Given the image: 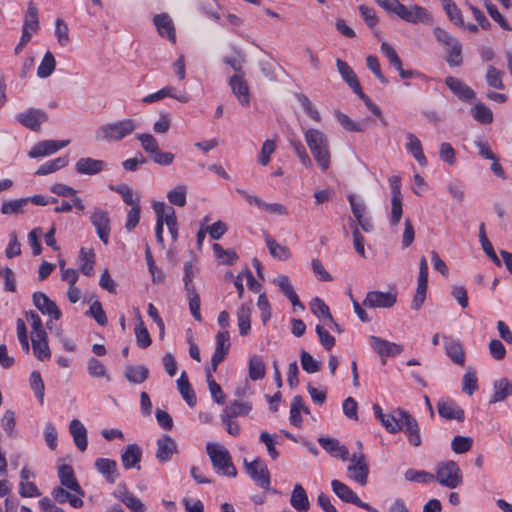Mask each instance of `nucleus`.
I'll return each mask as SVG.
<instances>
[{"mask_svg":"<svg viewBox=\"0 0 512 512\" xmlns=\"http://www.w3.org/2000/svg\"><path fill=\"white\" fill-rule=\"evenodd\" d=\"M216 347L213 354V371H217L218 365L225 359L230 348V337L227 330H220L215 337Z\"/></svg>","mask_w":512,"mask_h":512,"instance_id":"17","label":"nucleus"},{"mask_svg":"<svg viewBox=\"0 0 512 512\" xmlns=\"http://www.w3.org/2000/svg\"><path fill=\"white\" fill-rule=\"evenodd\" d=\"M137 139L140 141L143 150L151 156L159 149L156 138L151 134H139Z\"/></svg>","mask_w":512,"mask_h":512,"instance_id":"64","label":"nucleus"},{"mask_svg":"<svg viewBox=\"0 0 512 512\" xmlns=\"http://www.w3.org/2000/svg\"><path fill=\"white\" fill-rule=\"evenodd\" d=\"M331 487L333 492L344 502L353 504L358 497L352 489L339 480H332Z\"/></svg>","mask_w":512,"mask_h":512,"instance_id":"42","label":"nucleus"},{"mask_svg":"<svg viewBox=\"0 0 512 512\" xmlns=\"http://www.w3.org/2000/svg\"><path fill=\"white\" fill-rule=\"evenodd\" d=\"M34 355L40 360H48L51 352L48 346L47 333L32 335L31 338Z\"/></svg>","mask_w":512,"mask_h":512,"instance_id":"31","label":"nucleus"},{"mask_svg":"<svg viewBox=\"0 0 512 512\" xmlns=\"http://www.w3.org/2000/svg\"><path fill=\"white\" fill-rule=\"evenodd\" d=\"M336 66L339 74L343 78V80L349 85V87L353 90V92L359 93L361 88V85L358 81V78L352 68L346 63L345 61L341 59L336 60Z\"/></svg>","mask_w":512,"mask_h":512,"instance_id":"30","label":"nucleus"},{"mask_svg":"<svg viewBox=\"0 0 512 512\" xmlns=\"http://www.w3.org/2000/svg\"><path fill=\"white\" fill-rule=\"evenodd\" d=\"M304 137L317 165L322 171L328 170L331 152L327 135L318 129L310 128L304 131Z\"/></svg>","mask_w":512,"mask_h":512,"instance_id":"2","label":"nucleus"},{"mask_svg":"<svg viewBox=\"0 0 512 512\" xmlns=\"http://www.w3.org/2000/svg\"><path fill=\"white\" fill-rule=\"evenodd\" d=\"M350 464L347 467L348 477L361 486H365L368 482L369 466L365 455L360 453L353 454L348 457Z\"/></svg>","mask_w":512,"mask_h":512,"instance_id":"6","label":"nucleus"},{"mask_svg":"<svg viewBox=\"0 0 512 512\" xmlns=\"http://www.w3.org/2000/svg\"><path fill=\"white\" fill-rule=\"evenodd\" d=\"M335 117L340 125L347 131L350 132H363L365 131L368 123V119H365L361 122H355L348 115L341 111L335 112Z\"/></svg>","mask_w":512,"mask_h":512,"instance_id":"38","label":"nucleus"},{"mask_svg":"<svg viewBox=\"0 0 512 512\" xmlns=\"http://www.w3.org/2000/svg\"><path fill=\"white\" fill-rule=\"evenodd\" d=\"M447 52L446 61L451 67L460 66L462 63V46L460 42L450 46L445 47Z\"/></svg>","mask_w":512,"mask_h":512,"instance_id":"57","label":"nucleus"},{"mask_svg":"<svg viewBox=\"0 0 512 512\" xmlns=\"http://www.w3.org/2000/svg\"><path fill=\"white\" fill-rule=\"evenodd\" d=\"M473 116L477 121L483 124H489L493 121V113L491 109L480 102L474 106Z\"/></svg>","mask_w":512,"mask_h":512,"instance_id":"59","label":"nucleus"},{"mask_svg":"<svg viewBox=\"0 0 512 512\" xmlns=\"http://www.w3.org/2000/svg\"><path fill=\"white\" fill-rule=\"evenodd\" d=\"M406 138L408 142L406 143V149L409 153L412 154L414 159L421 166H427L428 162L424 155L422 144L420 140L411 132L406 134Z\"/></svg>","mask_w":512,"mask_h":512,"instance_id":"32","label":"nucleus"},{"mask_svg":"<svg viewBox=\"0 0 512 512\" xmlns=\"http://www.w3.org/2000/svg\"><path fill=\"white\" fill-rule=\"evenodd\" d=\"M153 209L156 214V240L160 246L164 248L163 226L164 224L171 225V223L177 221L176 212L172 206H169L164 202H155L153 204Z\"/></svg>","mask_w":512,"mask_h":512,"instance_id":"5","label":"nucleus"},{"mask_svg":"<svg viewBox=\"0 0 512 512\" xmlns=\"http://www.w3.org/2000/svg\"><path fill=\"white\" fill-rule=\"evenodd\" d=\"M28 204V199L20 198L16 200L5 201L2 204L1 212L4 215L19 213L23 207Z\"/></svg>","mask_w":512,"mask_h":512,"instance_id":"62","label":"nucleus"},{"mask_svg":"<svg viewBox=\"0 0 512 512\" xmlns=\"http://www.w3.org/2000/svg\"><path fill=\"white\" fill-rule=\"evenodd\" d=\"M399 17L409 23L417 24H430L433 20L432 15L427 9L419 5L403 6Z\"/></svg>","mask_w":512,"mask_h":512,"instance_id":"12","label":"nucleus"},{"mask_svg":"<svg viewBox=\"0 0 512 512\" xmlns=\"http://www.w3.org/2000/svg\"><path fill=\"white\" fill-rule=\"evenodd\" d=\"M88 374L92 377H104L109 380L106 367L96 358H90L87 363Z\"/></svg>","mask_w":512,"mask_h":512,"instance_id":"58","label":"nucleus"},{"mask_svg":"<svg viewBox=\"0 0 512 512\" xmlns=\"http://www.w3.org/2000/svg\"><path fill=\"white\" fill-rule=\"evenodd\" d=\"M396 302L397 294L394 292L370 291L367 293L362 305L370 309L391 308Z\"/></svg>","mask_w":512,"mask_h":512,"instance_id":"10","label":"nucleus"},{"mask_svg":"<svg viewBox=\"0 0 512 512\" xmlns=\"http://www.w3.org/2000/svg\"><path fill=\"white\" fill-rule=\"evenodd\" d=\"M70 143L69 140H44L35 144L29 151L30 158H38L51 155L58 150L66 147Z\"/></svg>","mask_w":512,"mask_h":512,"instance_id":"15","label":"nucleus"},{"mask_svg":"<svg viewBox=\"0 0 512 512\" xmlns=\"http://www.w3.org/2000/svg\"><path fill=\"white\" fill-rule=\"evenodd\" d=\"M251 410L252 403L235 400L223 410L222 415L226 418H236L238 416L248 415Z\"/></svg>","mask_w":512,"mask_h":512,"instance_id":"39","label":"nucleus"},{"mask_svg":"<svg viewBox=\"0 0 512 512\" xmlns=\"http://www.w3.org/2000/svg\"><path fill=\"white\" fill-rule=\"evenodd\" d=\"M437 410L439 415L447 420H464V411L457 405L455 401L440 400L437 403Z\"/></svg>","mask_w":512,"mask_h":512,"instance_id":"25","label":"nucleus"},{"mask_svg":"<svg viewBox=\"0 0 512 512\" xmlns=\"http://www.w3.org/2000/svg\"><path fill=\"white\" fill-rule=\"evenodd\" d=\"M404 478L407 481L415 482V483H430L435 480L434 474H431L424 470H415V469H408L404 473Z\"/></svg>","mask_w":512,"mask_h":512,"instance_id":"47","label":"nucleus"},{"mask_svg":"<svg viewBox=\"0 0 512 512\" xmlns=\"http://www.w3.org/2000/svg\"><path fill=\"white\" fill-rule=\"evenodd\" d=\"M206 452L215 471L223 476L235 477L237 470L232 462L229 451L219 443H208Z\"/></svg>","mask_w":512,"mask_h":512,"instance_id":"3","label":"nucleus"},{"mask_svg":"<svg viewBox=\"0 0 512 512\" xmlns=\"http://www.w3.org/2000/svg\"><path fill=\"white\" fill-rule=\"evenodd\" d=\"M136 342L139 347L147 348L151 344V338L145 327L139 311H137V325L135 327Z\"/></svg>","mask_w":512,"mask_h":512,"instance_id":"44","label":"nucleus"},{"mask_svg":"<svg viewBox=\"0 0 512 512\" xmlns=\"http://www.w3.org/2000/svg\"><path fill=\"white\" fill-rule=\"evenodd\" d=\"M55 35L60 46L64 47L70 42L67 24L60 18L55 22Z\"/></svg>","mask_w":512,"mask_h":512,"instance_id":"61","label":"nucleus"},{"mask_svg":"<svg viewBox=\"0 0 512 512\" xmlns=\"http://www.w3.org/2000/svg\"><path fill=\"white\" fill-rule=\"evenodd\" d=\"M48 119L47 114L40 109H29L16 116V120L32 131H39L41 125Z\"/></svg>","mask_w":512,"mask_h":512,"instance_id":"14","label":"nucleus"},{"mask_svg":"<svg viewBox=\"0 0 512 512\" xmlns=\"http://www.w3.org/2000/svg\"><path fill=\"white\" fill-rule=\"evenodd\" d=\"M95 468L103 477H105L106 481L110 484H114L119 477L117 463L112 459H96Z\"/></svg>","mask_w":512,"mask_h":512,"instance_id":"24","label":"nucleus"},{"mask_svg":"<svg viewBox=\"0 0 512 512\" xmlns=\"http://www.w3.org/2000/svg\"><path fill=\"white\" fill-rule=\"evenodd\" d=\"M512 395V382L507 378H501L494 382V393L490 399V403L504 401L508 396Z\"/></svg>","mask_w":512,"mask_h":512,"instance_id":"36","label":"nucleus"},{"mask_svg":"<svg viewBox=\"0 0 512 512\" xmlns=\"http://www.w3.org/2000/svg\"><path fill=\"white\" fill-rule=\"evenodd\" d=\"M138 127V121L132 118L109 122L99 126L95 131L94 137L98 142H120L132 135Z\"/></svg>","mask_w":512,"mask_h":512,"instance_id":"1","label":"nucleus"},{"mask_svg":"<svg viewBox=\"0 0 512 512\" xmlns=\"http://www.w3.org/2000/svg\"><path fill=\"white\" fill-rule=\"evenodd\" d=\"M273 283L280 289V291L290 300L294 307H299L304 310V305L300 302L293 285L286 275H279L273 280Z\"/></svg>","mask_w":512,"mask_h":512,"instance_id":"27","label":"nucleus"},{"mask_svg":"<svg viewBox=\"0 0 512 512\" xmlns=\"http://www.w3.org/2000/svg\"><path fill=\"white\" fill-rule=\"evenodd\" d=\"M373 411L375 417L390 433H397L403 430L404 418L402 414H406V411L398 409L393 413L385 414L378 404L373 405Z\"/></svg>","mask_w":512,"mask_h":512,"instance_id":"9","label":"nucleus"},{"mask_svg":"<svg viewBox=\"0 0 512 512\" xmlns=\"http://www.w3.org/2000/svg\"><path fill=\"white\" fill-rule=\"evenodd\" d=\"M290 503L298 512H307L310 508V502L305 489L300 484H296L291 493Z\"/></svg>","mask_w":512,"mask_h":512,"instance_id":"33","label":"nucleus"},{"mask_svg":"<svg viewBox=\"0 0 512 512\" xmlns=\"http://www.w3.org/2000/svg\"><path fill=\"white\" fill-rule=\"evenodd\" d=\"M90 220L96 229L99 239L105 245L108 244L111 230L108 212L99 207H95L91 213Z\"/></svg>","mask_w":512,"mask_h":512,"instance_id":"11","label":"nucleus"},{"mask_svg":"<svg viewBox=\"0 0 512 512\" xmlns=\"http://www.w3.org/2000/svg\"><path fill=\"white\" fill-rule=\"evenodd\" d=\"M370 345L375 353L381 358L394 357L402 353L403 346L394 342H389L380 337L371 335L369 337Z\"/></svg>","mask_w":512,"mask_h":512,"instance_id":"13","label":"nucleus"},{"mask_svg":"<svg viewBox=\"0 0 512 512\" xmlns=\"http://www.w3.org/2000/svg\"><path fill=\"white\" fill-rule=\"evenodd\" d=\"M125 378L135 384L143 383L149 376V370L143 365H128L124 371Z\"/></svg>","mask_w":512,"mask_h":512,"instance_id":"40","label":"nucleus"},{"mask_svg":"<svg viewBox=\"0 0 512 512\" xmlns=\"http://www.w3.org/2000/svg\"><path fill=\"white\" fill-rule=\"evenodd\" d=\"M58 476L63 487L75 492L79 496L84 495V491L74 476V471L70 465H61L58 469Z\"/></svg>","mask_w":512,"mask_h":512,"instance_id":"23","label":"nucleus"},{"mask_svg":"<svg viewBox=\"0 0 512 512\" xmlns=\"http://www.w3.org/2000/svg\"><path fill=\"white\" fill-rule=\"evenodd\" d=\"M185 291H186L187 298L189 301V309H190V312H191L193 318L196 321L201 322L202 321V316H201V312H200L201 300H200L199 294L196 291V288H189L188 290H185Z\"/></svg>","mask_w":512,"mask_h":512,"instance_id":"46","label":"nucleus"},{"mask_svg":"<svg viewBox=\"0 0 512 512\" xmlns=\"http://www.w3.org/2000/svg\"><path fill=\"white\" fill-rule=\"evenodd\" d=\"M290 144L294 152L298 156L300 162L307 168H312V160L310 159L304 145L299 140L291 139Z\"/></svg>","mask_w":512,"mask_h":512,"instance_id":"63","label":"nucleus"},{"mask_svg":"<svg viewBox=\"0 0 512 512\" xmlns=\"http://www.w3.org/2000/svg\"><path fill=\"white\" fill-rule=\"evenodd\" d=\"M142 449L138 444H128L121 453V462L125 469L136 468L140 470Z\"/></svg>","mask_w":512,"mask_h":512,"instance_id":"22","label":"nucleus"},{"mask_svg":"<svg viewBox=\"0 0 512 512\" xmlns=\"http://www.w3.org/2000/svg\"><path fill=\"white\" fill-rule=\"evenodd\" d=\"M167 199L172 205L183 207L187 202V187L178 185L167 193Z\"/></svg>","mask_w":512,"mask_h":512,"instance_id":"48","label":"nucleus"},{"mask_svg":"<svg viewBox=\"0 0 512 512\" xmlns=\"http://www.w3.org/2000/svg\"><path fill=\"white\" fill-rule=\"evenodd\" d=\"M178 390L183 397V399L187 402L190 407L195 406L196 404V395L189 383L188 377L186 373L183 371L180 374V377L177 380Z\"/></svg>","mask_w":512,"mask_h":512,"instance_id":"37","label":"nucleus"},{"mask_svg":"<svg viewBox=\"0 0 512 512\" xmlns=\"http://www.w3.org/2000/svg\"><path fill=\"white\" fill-rule=\"evenodd\" d=\"M434 476L440 485L450 489H454L462 483L461 470L458 464L452 460L439 463Z\"/></svg>","mask_w":512,"mask_h":512,"instance_id":"4","label":"nucleus"},{"mask_svg":"<svg viewBox=\"0 0 512 512\" xmlns=\"http://www.w3.org/2000/svg\"><path fill=\"white\" fill-rule=\"evenodd\" d=\"M233 94L238 98L240 104L248 107L250 104L249 88L242 74H234L229 81Z\"/></svg>","mask_w":512,"mask_h":512,"instance_id":"20","label":"nucleus"},{"mask_svg":"<svg viewBox=\"0 0 512 512\" xmlns=\"http://www.w3.org/2000/svg\"><path fill=\"white\" fill-rule=\"evenodd\" d=\"M442 6L452 22L464 27L462 13L452 0H442Z\"/></svg>","mask_w":512,"mask_h":512,"instance_id":"51","label":"nucleus"},{"mask_svg":"<svg viewBox=\"0 0 512 512\" xmlns=\"http://www.w3.org/2000/svg\"><path fill=\"white\" fill-rule=\"evenodd\" d=\"M107 163L100 159L82 157L75 164V171L80 175H97L105 170Z\"/></svg>","mask_w":512,"mask_h":512,"instance_id":"16","label":"nucleus"},{"mask_svg":"<svg viewBox=\"0 0 512 512\" xmlns=\"http://www.w3.org/2000/svg\"><path fill=\"white\" fill-rule=\"evenodd\" d=\"M448 88L461 100L470 101L475 97L474 91L460 79L448 76L445 79Z\"/></svg>","mask_w":512,"mask_h":512,"instance_id":"26","label":"nucleus"},{"mask_svg":"<svg viewBox=\"0 0 512 512\" xmlns=\"http://www.w3.org/2000/svg\"><path fill=\"white\" fill-rule=\"evenodd\" d=\"M206 379L208 383V387L212 398L214 401L220 405L225 403V395L220 387V385L214 380L213 376L210 374V369L206 370Z\"/></svg>","mask_w":512,"mask_h":512,"instance_id":"55","label":"nucleus"},{"mask_svg":"<svg viewBox=\"0 0 512 512\" xmlns=\"http://www.w3.org/2000/svg\"><path fill=\"white\" fill-rule=\"evenodd\" d=\"M443 340L445 352L450 360L456 365L464 366L465 352L461 342L448 336H443Z\"/></svg>","mask_w":512,"mask_h":512,"instance_id":"21","label":"nucleus"},{"mask_svg":"<svg viewBox=\"0 0 512 512\" xmlns=\"http://www.w3.org/2000/svg\"><path fill=\"white\" fill-rule=\"evenodd\" d=\"M478 389V380L476 372L468 369L462 379V390L468 395H472Z\"/></svg>","mask_w":512,"mask_h":512,"instance_id":"56","label":"nucleus"},{"mask_svg":"<svg viewBox=\"0 0 512 512\" xmlns=\"http://www.w3.org/2000/svg\"><path fill=\"white\" fill-rule=\"evenodd\" d=\"M23 28L31 30L34 33L39 29L38 10L32 2L28 5Z\"/></svg>","mask_w":512,"mask_h":512,"instance_id":"52","label":"nucleus"},{"mask_svg":"<svg viewBox=\"0 0 512 512\" xmlns=\"http://www.w3.org/2000/svg\"><path fill=\"white\" fill-rule=\"evenodd\" d=\"M251 306L243 304L237 311L239 333L246 336L251 329Z\"/></svg>","mask_w":512,"mask_h":512,"instance_id":"41","label":"nucleus"},{"mask_svg":"<svg viewBox=\"0 0 512 512\" xmlns=\"http://www.w3.org/2000/svg\"><path fill=\"white\" fill-rule=\"evenodd\" d=\"M80 270L86 275L90 276L93 273V268L95 264V255L92 250L86 251L84 248L80 250Z\"/></svg>","mask_w":512,"mask_h":512,"instance_id":"50","label":"nucleus"},{"mask_svg":"<svg viewBox=\"0 0 512 512\" xmlns=\"http://www.w3.org/2000/svg\"><path fill=\"white\" fill-rule=\"evenodd\" d=\"M56 67V60L50 51H47L37 68V76L39 78L49 77Z\"/></svg>","mask_w":512,"mask_h":512,"instance_id":"43","label":"nucleus"},{"mask_svg":"<svg viewBox=\"0 0 512 512\" xmlns=\"http://www.w3.org/2000/svg\"><path fill=\"white\" fill-rule=\"evenodd\" d=\"M95 319V321L101 325L106 326L108 320L105 311L103 310L102 304L100 301L95 300L91 306L89 311L86 313Z\"/></svg>","mask_w":512,"mask_h":512,"instance_id":"60","label":"nucleus"},{"mask_svg":"<svg viewBox=\"0 0 512 512\" xmlns=\"http://www.w3.org/2000/svg\"><path fill=\"white\" fill-rule=\"evenodd\" d=\"M310 309L317 317L323 318L326 321H332V314L330 313L329 307L322 299L318 297L314 298L311 301Z\"/></svg>","mask_w":512,"mask_h":512,"instance_id":"53","label":"nucleus"},{"mask_svg":"<svg viewBox=\"0 0 512 512\" xmlns=\"http://www.w3.org/2000/svg\"><path fill=\"white\" fill-rule=\"evenodd\" d=\"M154 24L161 36H167L171 42L176 41L175 28L173 22L167 14H159L154 17Z\"/></svg>","mask_w":512,"mask_h":512,"instance_id":"34","label":"nucleus"},{"mask_svg":"<svg viewBox=\"0 0 512 512\" xmlns=\"http://www.w3.org/2000/svg\"><path fill=\"white\" fill-rule=\"evenodd\" d=\"M244 467L248 475L262 489L270 488V475L267 465L260 458H256L251 462L244 460Z\"/></svg>","mask_w":512,"mask_h":512,"instance_id":"8","label":"nucleus"},{"mask_svg":"<svg viewBox=\"0 0 512 512\" xmlns=\"http://www.w3.org/2000/svg\"><path fill=\"white\" fill-rule=\"evenodd\" d=\"M33 303L38 310L43 314L51 316L53 319L58 320L61 317V311L56 303L49 299L46 294L36 292L33 294Z\"/></svg>","mask_w":512,"mask_h":512,"instance_id":"19","label":"nucleus"},{"mask_svg":"<svg viewBox=\"0 0 512 512\" xmlns=\"http://www.w3.org/2000/svg\"><path fill=\"white\" fill-rule=\"evenodd\" d=\"M156 459L160 463H166L172 459V456L178 453L177 444L169 435H163L157 440Z\"/></svg>","mask_w":512,"mask_h":512,"instance_id":"18","label":"nucleus"},{"mask_svg":"<svg viewBox=\"0 0 512 512\" xmlns=\"http://www.w3.org/2000/svg\"><path fill=\"white\" fill-rule=\"evenodd\" d=\"M391 188V212L390 224L392 227L398 226L403 214V203L401 194V179L397 175L389 178Z\"/></svg>","mask_w":512,"mask_h":512,"instance_id":"7","label":"nucleus"},{"mask_svg":"<svg viewBox=\"0 0 512 512\" xmlns=\"http://www.w3.org/2000/svg\"><path fill=\"white\" fill-rule=\"evenodd\" d=\"M69 432L73 437V441L80 451L87 449V430L78 419H73L69 424Z\"/></svg>","mask_w":512,"mask_h":512,"instance_id":"29","label":"nucleus"},{"mask_svg":"<svg viewBox=\"0 0 512 512\" xmlns=\"http://www.w3.org/2000/svg\"><path fill=\"white\" fill-rule=\"evenodd\" d=\"M264 238L266 245L268 247L269 253L272 257L285 261L288 260L291 256L290 250L273 239L267 232H264Z\"/></svg>","mask_w":512,"mask_h":512,"instance_id":"35","label":"nucleus"},{"mask_svg":"<svg viewBox=\"0 0 512 512\" xmlns=\"http://www.w3.org/2000/svg\"><path fill=\"white\" fill-rule=\"evenodd\" d=\"M300 363L302 369L309 374L318 372L321 367V362L314 359L312 355L304 349H302L300 353Z\"/></svg>","mask_w":512,"mask_h":512,"instance_id":"49","label":"nucleus"},{"mask_svg":"<svg viewBox=\"0 0 512 512\" xmlns=\"http://www.w3.org/2000/svg\"><path fill=\"white\" fill-rule=\"evenodd\" d=\"M503 74V71L495 68L494 66H488L485 77L488 85L495 89L503 90L505 88L502 81Z\"/></svg>","mask_w":512,"mask_h":512,"instance_id":"54","label":"nucleus"},{"mask_svg":"<svg viewBox=\"0 0 512 512\" xmlns=\"http://www.w3.org/2000/svg\"><path fill=\"white\" fill-rule=\"evenodd\" d=\"M318 443L326 452L332 456L341 458L342 460L348 459V449L344 445H341L337 439L330 437H320L318 438Z\"/></svg>","mask_w":512,"mask_h":512,"instance_id":"28","label":"nucleus"},{"mask_svg":"<svg viewBox=\"0 0 512 512\" xmlns=\"http://www.w3.org/2000/svg\"><path fill=\"white\" fill-rule=\"evenodd\" d=\"M249 377L252 380H260L264 378L266 367L261 357L254 355L249 359Z\"/></svg>","mask_w":512,"mask_h":512,"instance_id":"45","label":"nucleus"}]
</instances>
